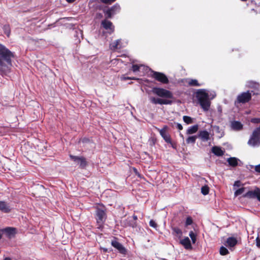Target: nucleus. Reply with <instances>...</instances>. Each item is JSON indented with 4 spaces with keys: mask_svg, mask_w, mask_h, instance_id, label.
I'll return each mask as SVG.
<instances>
[{
    "mask_svg": "<svg viewBox=\"0 0 260 260\" xmlns=\"http://www.w3.org/2000/svg\"><path fill=\"white\" fill-rule=\"evenodd\" d=\"M133 218L135 220H137V216H135V215H134L133 216Z\"/></svg>",
    "mask_w": 260,
    "mask_h": 260,
    "instance_id": "de8ad7c7",
    "label": "nucleus"
},
{
    "mask_svg": "<svg viewBox=\"0 0 260 260\" xmlns=\"http://www.w3.org/2000/svg\"><path fill=\"white\" fill-rule=\"evenodd\" d=\"M212 152L217 156H221L224 154V150H222L220 147L214 146L212 148Z\"/></svg>",
    "mask_w": 260,
    "mask_h": 260,
    "instance_id": "a211bd4d",
    "label": "nucleus"
},
{
    "mask_svg": "<svg viewBox=\"0 0 260 260\" xmlns=\"http://www.w3.org/2000/svg\"><path fill=\"white\" fill-rule=\"evenodd\" d=\"M102 25L104 28L108 30L110 32L114 31V27L111 21L107 20H104L102 22Z\"/></svg>",
    "mask_w": 260,
    "mask_h": 260,
    "instance_id": "ddd939ff",
    "label": "nucleus"
},
{
    "mask_svg": "<svg viewBox=\"0 0 260 260\" xmlns=\"http://www.w3.org/2000/svg\"><path fill=\"white\" fill-rule=\"evenodd\" d=\"M220 254L222 255H225L229 253V251L226 248L222 246L220 248Z\"/></svg>",
    "mask_w": 260,
    "mask_h": 260,
    "instance_id": "c85d7f7f",
    "label": "nucleus"
},
{
    "mask_svg": "<svg viewBox=\"0 0 260 260\" xmlns=\"http://www.w3.org/2000/svg\"><path fill=\"white\" fill-rule=\"evenodd\" d=\"M152 77L156 79L157 81L160 82L162 83H168L169 82L167 76L163 73L153 72Z\"/></svg>",
    "mask_w": 260,
    "mask_h": 260,
    "instance_id": "6e6552de",
    "label": "nucleus"
},
{
    "mask_svg": "<svg viewBox=\"0 0 260 260\" xmlns=\"http://www.w3.org/2000/svg\"><path fill=\"white\" fill-rule=\"evenodd\" d=\"M192 223V220L190 217H188L186 218V221H185V225L188 226L190 224H191Z\"/></svg>",
    "mask_w": 260,
    "mask_h": 260,
    "instance_id": "e433bc0d",
    "label": "nucleus"
},
{
    "mask_svg": "<svg viewBox=\"0 0 260 260\" xmlns=\"http://www.w3.org/2000/svg\"><path fill=\"white\" fill-rule=\"evenodd\" d=\"M112 245L116 248L119 252L122 254H125L126 250L125 248L119 242L117 241H112L111 242Z\"/></svg>",
    "mask_w": 260,
    "mask_h": 260,
    "instance_id": "f8f14e48",
    "label": "nucleus"
},
{
    "mask_svg": "<svg viewBox=\"0 0 260 260\" xmlns=\"http://www.w3.org/2000/svg\"><path fill=\"white\" fill-rule=\"evenodd\" d=\"M197 137L196 136H190L186 140L187 144H194L196 142Z\"/></svg>",
    "mask_w": 260,
    "mask_h": 260,
    "instance_id": "a878e982",
    "label": "nucleus"
},
{
    "mask_svg": "<svg viewBox=\"0 0 260 260\" xmlns=\"http://www.w3.org/2000/svg\"><path fill=\"white\" fill-rule=\"evenodd\" d=\"M248 144L253 147L260 145V126L254 131Z\"/></svg>",
    "mask_w": 260,
    "mask_h": 260,
    "instance_id": "20e7f679",
    "label": "nucleus"
},
{
    "mask_svg": "<svg viewBox=\"0 0 260 260\" xmlns=\"http://www.w3.org/2000/svg\"><path fill=\"white\" fill-rule=\"evenodd\" d=\"M251 121L253 123H260V118H252Z\"/></svg>",
    "mask_w": 260,
    "mask_h": 260,
    "instance_id": "a19ab883",
    "label": "nucleus"
},
{
    "mask_svg": "<svg viewBox=\"0 0 260 260\" xmlns=\"http://www.w3.org/2000/svg\"><path fill=\"white\" fill-rule=\"evenodd\" d=\"M4 260H11L10 258L7 257Z\"/></svg>",
    "mask_w": 260,
    "mask_h": 260,
    "instance_id": "09e8293b",
    "label": "nucleus"
},
{
    "mask_svg": "<svg viewBox=\"0 0 260 260\" xmlns=\"http://www.w3.org/2000/svg\"><path fill=\"white\" fill-rule=\"evenodd\" d=\"M244 189H245V188L242 187V188H239V189L237 190L235 192V196H238L240 194H241L244 192Z\"/></svg>",
    "mask_w": 260,
    "mask_h": 260,
    "instance_id": "f704fd0d",
    "label": "nucleus"
},
{
    "mask_svg": "<svg viewBox=\"0 0 260 260\" xmlns=\"http://www.w3.org/2000/svg\"><path fill=\"white\" fill-rule=\"evenodd\" d=\"M238 241L235 237H229L225 242V245L231 249L237 245Z\"/></svg>",
    "mask_w": 260,
    "mask_h": 260,
    "instance_id": "9b49d317",
    "label": "nucleus"
},
{
    "mask_svg": "<svg viewBox=\"0 0 260 260\" xmlns=\"http://www.w3.org/2000/svg\"><path fill=\"white\" fill-rule=\"evenodd\" d=\"M120 6L118 5H115L114 6H113V7H112L110 9L111 10V11L112 12H113L114 13V15L119 11L120 10Z\"/></svg>",
    "mask_w": 260,
    "mask_h": 260,
    "instance_id": "bb28decb",
    "label": "nucleus"
},
{
    "mask_svg": "<svg viewBox=\"0 0 260 260\" xmlns=\"http://www.w3.org/2000/svg\"><path fill=\"white\" fill-rule=\"evenodd\" d=\"M120 42V40H117L116 41L113 42L110 44V48L111 49L115 50L117 49L120 48V46H119V43Z\"/></svg>",
    "mask_w": 260,
    "mask_h": 260,
    "instance_id": "b1692460",
    "label": "nucleus"
},
{
    "mask_svg": "<svg viewBox=\"0 0 260 260\" xmlns=\"http://www.w3.org/2000/svg\"><path fill=\"white\" fill-rule=\"evenodd\" d=\"M166 129L167 126H165L162 129H159L160 135L167 143H171V138L170 136L167 133Z\"/></svg>",
    "mask_w": 260,
    "mask_h": 260,
    "instance_id": "4468645a",
    "label": "nucleus"
},
{
    "mask_svg": "<svg viewBox=\"0 0 260 260\" xmlns=\"http://www.w3.org/2000/svg\"><path fill=\"white\" fill-rule=\"evenodd\" d=\"M199 129L198 125H194L193 126H190L187 130L186 133L188 135L193 134L196 133Z\"/></svg>",
    "mask_w": 260,
    "mask_h": 260,
    "instance_id": "4be33fe9",
    "label": "nucleus"
},
{
    "mask_svg": "<svg viewBox=\"0 0 260 260\" xmlns=\"http://www.w3.org/2000/svg\"><path fill=\"white\" fill-rule=\"evenodd\" d=\"M2 238V234H1V231H0V239H1Z\"/></svg>",
    "mask_w": 260,
    "mask_h": 260,
    "instance_id": "8fccbe9b",
    "label": "nucleus"
},
{
    "mask_svg": "<svg viewBox=\"0 0 260 260\" xmlns=\"http://www.w3.org/2000/svg\"><path fill=\"white\" fill-rule=\"evenodd\" d=\"M187 83L189 85L193 86H200L202 85V84L199 83L197 80L191 79H188Z\"/></svg>",
    "mask_w": 260,
    "mask_h": 260,
    "instance_id": "5701e85b",
    "label": "nucleus"
},
{
    "mask_svg": "<svg viewBox=\"0 0 260 260\" xmlns=\"http://www.w3.org/2000/svg\"><path fill=\"white\" fill-rule=\"evenodd\" d=\"M13 53L5 46L0 44V73L2 75H7L10 72L12 66V58Z\"/></svg>",
    "mask_w": 260,
    "mask_h": 260,
    "instance_id": "f257e3e1",
    "label": "nucleus"
},
{
    "mask_svg": "<svg viewBox=\"0 0 260 260\" xmlns=\"http://www.w3.org/2000/svg\"><path fill=\"white\" fill-rule=\"evenodd\" d=\"M256 245L258 247L260 248V239L257 238L256 240Z\"/></svg>",
    "mask_w": 260,
    "mask_h": 260,
    "instance_id": "c03bdc74",
    "label": "nucleus"
},
{
    "mask_svg": "<svg viewBox=\"0 0 260 260\" xmlns=\"http://www.w3.org/2000/svg\"><path fill=\"white\" fill-rule=\"evenodd\" d=\"M201 192L204 195H206L209 193V187L205 185L201 188Z\"/></svg>",
    "mask_w": 260,
    "mask_h": 260,
    "instance_id": "2f4dec72",
    "label": "nucleus"
},
{
    "mask_svg": "<svg viewBox=\"0 0 260 260\" xmlns=\"http://www.w3.org/2000/svg\"><path fill=\"white\" fill-rule=\"evenodd\" d=\"M247 86L249 87H252L254 88H258L259 87V84L258 83L253 82L252 81L248 82Z\"/></svg>",
    "mask_w": 260,
    "mask_h": 260,
    "instance_id": "cd10ccee",
    "label": "nucleus"
},
{
    "mask_svg": "<svg viewBox=\"0 0 260 260\" xmlns=\"http://www.w3.org/2000/svg\"><path fill=\"white\" fill-rule=\"evenodd\" d=\"M231 127L234 131H238L243 128V124L239 121H233L231 122Z\"/></svg>",
    "mask_w": 260,
    "mask_h": 260,
    "instance_id": "2eb2a0df",
    "label": "nucleus"
},
{
    "mask_svg": "<svg viewBox=\"0 0 260 260\" xmlns=\"http://www.w3.org/2000/svg\"><path fill=\"white\" fill-rule=\"evenodd\" d=\"M0 210L8 213L10 211V207L4 201H0Z\"/></svg>",
    "mask_w": 260,
    "mask_h": 260,
    "instance_id": "aec40b11",
    "label": "nucleus"
},
{
    "mask_svg": "<svg viewBox=\"0 0 260 260\" xmlns=\"http://www.w3.org/2000/svg\"><path fill=\"white\" fill-rule=\"evenodd\" d=\"M106 14L107 17L111 18L114 15V13L109 9L106 11Z\"/></svg>",
    "mask_w": 260,
    "mask_h": 260,
    "instance_id": "4c0bfd02",
    "label": "nucleus"
},
{
    "mask_svg": "<svg viewBox=\"0 0 260 260\" xmlns=\"http://www.w3.org/2000/svg\"><path fill=\"white\" fill-rule=\"evenodd\" d=\"M212 127H213V130L214 131H215V132L218 133H220V128L218 126L214 125V126H213Z\"/></svg>",
    "mask_w": 260,
    "mask_h": 260,
    "instance_id": "ea45409f",
    "label": "nucleus"
},
{
    "mask_svg": "<svg viewBox=\"0 0 260 260\" xmlns=\"http://www.w3.org/2000/svg\"><path fill=\"white\" fill-rule=\"evenodd\" d=\"M152 92L161 98L168 99H172L173 98V95L171 91L164 88H154L152 89Z\"/></svg>",
    "mask_w": 260,
    "mask_h": 260,
    "instance_id": "39448f33",
    "label": "nucleus"
},
{
    "mask_svg": "<svg viewBox=\"0 0 260 260\" xmlns=\"http://www.w3.org/2000/svg\"><path fill=\"white\" fill-rule=\"evenodd\" d=\"M239 161V159L236 157H230L227 159V161L228 162L229 165L232 167L237 166L238 164Z\"/></svg>",
    "mask_w": 260,
    "mask_h": 260,
    "instance_id": "412c9836",
    "label": "nucleus"
},
{
    "mask_svg": "<svg viewBox=\"0 0 260 260\" xmlns=\"http://www.w3.org/2000/svg\"><path fill=\"white\" fill-rule=\"evenodd\" d=\"M105 208L104 206H100L96 209V219L97 223L99 226H101L105 222L106 218V214L105 213Z\"/></svg>",
    "mask_w": 260,
    "mask_h": 260,
    "instance_id": "7ed1b4c3",
    "label": "nucleus"
},
{
    "mask_svg": "<svg viewBox=\"0 0 260 260\" xmlns=\"http://www.w3.org/2000/svg\"><path fill=\"white\" fill-rule=\"evenodd\" d=\"M142 68L144 69L145 67L142 64H140V65L133 64L132 66V71L134 72H137L138 71H139Z\"/></svg>",
    "mask_w": 260,
    "mask_h": 260,
    "instance_id": "393cba45",
    "label": "nucleus"
},
{
    "mask_svg": "<svg viewBox=\"0 0 260 260\" xmlns=\"http://www.w3.org/2000/svg\"><path fill=\"white\" fill-rule=\"evenodd\" d=\"M3 29L4 30L5 34L7 36V37H9L10 34V29L9 25H5L3 27Z\"/></svg>",
    "mask_w": 260,
    "mask_h": 260,
    "instance_id": "7c9ffc66",
    "label": "nucleus"
},
{
    "mask_svg": "<svg viewBox=\"0 0 260 260\" xmlns=\"http://www.w3.org/2000/svg\"><path fill=\"white\" fill-rule=\"evenodd\" d=\"M183 121L187 124H190L192 123V118L187 116H184L183 117Z\"/></svg>",
    "mask_w": 260,
    "mask_h": 260,
    "instance_id": "c756f323",
    "label": "nucleus"
},
{
    "mask_svg": "<svg viewBox=\"0 0 260 260\" xmlns=\"http://www.w3.org/2000/svg\"><path fill=\"white\" fill-rule=\"evenodd\" d=\"M244 196L249 198H256L260 201V190L258 188H256L253 190L248 191Z\"/></svg>",
    "mask_w": 260,
    "mask_h": 260,
    "instance_id": "1a4fd4ad",
    "label": "nucleus"
},
{
    "mask_svg": "<svg viewBox=\"0 0 260 260\" xmlns=\"http://www.w3.org/2000/svg\"><path fill=\"white\" fill-rule=\"evenodd\" d=\"M121 79L122 80H126L127 79L129 80H138V79L135 78V77H126L125 75H122L120 77Z\"/></svg>",
    "mask_w": 260,
    "mask_h": 260,
    "instance_id": "c9c22d12",
    "label": "nucleus"
},
{
    "mask_svg": "<svg viewBox=\"0 0 260 260\" xmlns=\"http://www.w3.org/2000/svg\"><path fill=\"white\" fill-rule=\"evenodd\" d=\"M180 243L186 249H190L192 248L190 241L188 237H185L183 239L180 241Z\"/></svg>",
    "mask_w": 260,
    "mask_h": 260,
    "instance_id": "6ab92c4d",
    "label": "nucleus"
},
{
    "mask_svg": "<svg viewBox=\"0 0 260 260\" xmlns=\"http://www.w3.org/2000/svg\"><path fill=\"white\" fill-rule=\"evenodd\" d=\"M149 99L151 103L155 105H170L172 103V101L167 99H162L153 96H150Z\"/></svg>",
    "mask_w": 260,
    "mask_h": 260,
    "instance_id": "423d86ee",
    "label": "nucleus"
},
{
    "mask_svg": "<svg viewBox=\"0 0 260 260\" xmlns=\"http://www.w3.org/2000/svg\"><path fill=\"white\" fill-rule=\"evenodd\" d=\"M149 225L150 226L154 228V229H156V228L157 227V224L156 223V222L153 220H151L150 221H149Z\"/></svg>",
    "mask_w": 260,
    "mask_h": 260,
    "instance_id": "58836bf2",
    "label": "nucleus"
},
{
    "mask_svg": "<svg viewBox=\"0 0 260 260\" xmlns=\"http://www.w3.org/2000/svg\"><path fill=\"white\" fill-rule=\"evenodd\" d=\"M70 157L73 160L78 163L81 168H84L86 166V161L84 157H78L72 155H70Z\"/></svg>",
    "mask_w": 260,
    "mask_h": 260,
    "instance_id": "9d476101",
    "label": "nucleus"
},
{
    "mask_svg": "<svg viewBox=\"0 0 260 260\" xmlns=\"http://www.w3.org/2000/svg\"><path fill=\"white\" fill-rule=\"evenodd\" d=\"M69 3H72L74 2L75 0H66Z\"/></svg>",
    "mask_w": 260,
    "mask_h": 260,
    "instance_id": "49530a36",
    "label": "nucleus"
},
{
    "mask_svg": "<svg viewBox=\"0 0 260 260\" xmlns=\"http://www.w3.org/2000/svg\"><path fill=\"white\" fill-rule=\"evenodd\" d=\"M173 232L177 236H181L182 235V231L178 228H173Z\"/></svg>",
    "mask_w": 260,
    "mask_h": 260,
    "instance_id": "473e14b6",
    "label": "nucleus"
},
{
    "mask_svg": "<svg viewBox=\"0 0 260 260\" xmlns=\"http://www.w3.org/2000/svg\"><path fill=\"white\" fill-rule=\"evenodd\" d=\"M176 127L179 130H181L183 128L182 125L178 123L176 124Z\"/></svg>",
    "mask_w": 260,
    "mask_h": 260,
    "instance_id": "37998d69",
    "label": "nucleus"
},
{
    "mask_svg": "<svg viewBox=\"0 0 260 260\" xmlns=\"http://www.w3.org/2000/svg\"><path fill=\"white\" fill-rule=\"evenodd\" d=\"M198 137L203 141L206 142L210 139V134L207 131H201L199 133Z\"/></svg>",
    "mask_w": 260,
    "mask_h": 260,
    "instance_id": "dca6fc26",
    "label": "nucleus"
},
{
    "mask_svg": "<svg viewBox=\"0 0 260 260\" xmlns=\"http://www.w3.org/2000/svg\"><path fill=\"white\" fill-rule=\"evenodd\" d=\"M189 236L190 237L192 243H194L196 241V235L192 231H190L189 232Z\"/></svg>",
    "mask_w": 260,
    "mask_h": 260,
    "instance_id": "72a5a7b5",
    "label": "nucleus"
},
{
    "mask_svg": "<svg viewBox=\"0 0 260 260\" xmlns=\"http://www.w3.org/2000/svg\"><path fill=\"white\" fill-rule=\"evenodd\" d=\"M255 170L256 172L260 173V165L255 166Z\"/></svg>",
    "mask_w": 260,
    "mask_h": 260,
    "instance_id": "79ce46f5",
    "label": "nucleus"
},
{
    "mask_svg": "<svg viewBox=\"0 0 260 260\" xmlns=\"http://www.w3.org/2000/svg\"><path fill=\"white\" fill-rule=\"evenodd\" d=\"M235 186H239L240 185V182L239 181H236L234 184Z\"/></svg>",
    "mask_w": 260,
    "mask_h": 260,
    "instance_id": "a18cd8bd",
    "label": "nucleus"
},
{
    "mask_svg": "<svg viewBox=\"0 0 260 260\" xmlns=\"http://www.w3.org/2000/svg\"><path fill=\"white\" fill-rule=\"evenodd\" d=\"M251 95L249 91L244 92L239 94L237 98V102L239 103H245L251 99Z\"/></svg>",
    "mask_w": 260,
    "mask_h": 260,
    "instance_id": "0eeeda50",
    "label": "nucleus"
},
{
    "mask_svg": "<svg viewBox=\"0 0 260 260\" xmlns=\"http://www.w3.org/2000/svg\"><path fill=\"white\" fill-rule=\"evenodd\" d=\"M196 98L201 107L205 111L209 110L211 102L210 100L214 99L215 96L214 92H209L205 89H200L196 91Z\"/></svg>",
    "mask_w": 260,
    "mask_h": 260,
    "instance_id": "f03ea898",
    "label": "nucleus"
},
{
    "mask_svg": "<svg viewBox=\"0 0 260 260\" xmlns=\"http://www.w3.org/2000/svg\"><path fill=\"white\" fill-rule=\"evenodd\" d=\"M2 231L4 232L9 238L13 237L16 233V229L13 228H7L2 230Z\"/></svg>",
    "mask_w": 260,
    "mask_h": 260,
    "instance_id": "f3484780",
    "label": "nucleus"
}]
</instances>
